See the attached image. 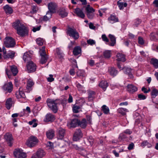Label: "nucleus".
<instances>
[{
    "mask_svg": "<svg viewBox=\"0 0 158 158\" xmlns=\"http://www.w3.org/2000/svg\"><path fill=\"white\" fill-rule=\"evenodd\" d=\"M57 101V99L54 100L49 98H48L46 101L48 106L55 113L58 111Z\"/></svg>",
    "mask_w": 158,
    "mask_h": 158,
    "instance_id": "nucleus-1",
    "label": "nucleus"
},
{
    "mask_svg": "<svg viewBox=\"0 0 158 158\" xmlns=\"http://www.w3.org/2000/svg\"><path fill=\"white\" fill-rule=\"evenodd\" d=\"M4 44L6 48H13L15 45L14 39L11 37L6 36L3 40Z\"/></svg>",
    "mask_w": 158,
    "mask_h": 158,
    "instance_id": "nucleus-2",
    "label": "nucleus"
},
{
    "mask_svg": "<svg viewBox=\"0 0 158 158\" xmlns=\"http://www.w3.org/2000/svg\"><path fill=\"white\" fill-rule=\"evenodd\" d=\"M39 140L35 137L31 136L29 137L26 143L27 145L30 148L36 146L38 143Z\"/></svg>",
    "mask_w": 158,
    "mask_h": 158,
    "instance_id": "nucleus-3",
    "label": "nucleus"
},
{
    "mask_svg": "<svg viewBox=\"0 0 158 158\" xmlns=\"http://www.w3.org/2000/svg\"><path fill=\"white\" fill-rule=\"evenodd\" d=\"M67 32L68 35L75 40H77L79 38V34L74 28L68 27Z\"/></svg>",
    "mask_w": 158,
    "mask_h": 158,
    "instance_id": "nucleus-4",
    "label": "nucleus"
},
{
    "mask_svg": "<svg viewBox=\"0 0 158 158\" xmlns=\"http://www.w3.org/2000/svg\"><path fill=\"white\" fill-rule=\"evenodd\" d=\"M14 154L16 158H25L27 156L26 154L19 149H15Z\"/></svg>",
    "mask_w": 158,
    "mask_h": 158,
    "instance_id": "nucleus-5",
    "label": "nucleus"
},
{
    "mask_svg": "<svg viewBox=\"0 0 158 158\" xmlns=\"http://www.w3.org/2000/svg\"><path fill=\"white\" fill-rule=\"evenodd\" d=\"M17 31V34L21 36H25L28 33L27 28L23 24L20 25Z\"/></svg>",
    "mask_w": 158,
    "mask_h": 158,
    "instance_id": "nucleus-6",
    "label": "nucleus"
},
{
    "mask_svg": "<svg viewBox=\"0 0 158 158\" xmlns=\"http://www.w3.org/2000/svg\"><path fill=\"white\" fill-rule=\"evenodd\" d=\"M27 68L28 73L34 72L36 69V65L32 61H30L27 65Z\"/></svg>",
    "mask_w": 158,
    "mask_h": 158,
    "instance_id": "nucleus-7",
    "label": "nucleus"
},
{
    "mask_svg": "<svg viewBox=\"0 0 158 158\" xmlns=\"http://www.w3.org/2000/svg\"><path fill=\"white\" fill-rule=\"evenodd\" d=\"M79 122V119L77 118H73L69 121L68 123V125L70 127L75 128L77 126Z\"/></svg>",
    "mask_w": 158,
    "mask_h": 158,
    "instance_id": "nucleus-8",
    "label": "nucleus"
},
{
    "mask_svg": "<svg viewBox=\"0 0 158 158\" xmlns=\"http://www.w3.org/2000/svg\"><path fill=\"white\" fill-rule=\"evenodd\" d=\"M45 154V152L43 149H39L31 158H42Z\"/></svg>",
    "mask_w": 158,
    "mask_h": 158,
    "instance_id": "nucleus-9",
    "label": "nucleus"
},
{
    "mask_svg": "<svg viewBox=\"0 0 158 158\" xmlns=\"http://www.w3.org/2000/svg\"><path fill=\"white\" fill-rule=\"evenodd\" d=\"M82 136V134L81 130L77 129L75 131L73 135V140L74 141H77L81 138Z\"/></svg>",
    "mask_w": 158,
    "mask_h": 158,
    "instance_id": "nucleus-10",
    "label": "nucleus"
},
{
    "mask_svg": "<svg viewBox=\"0 0 158 158\" xmlns=\"http://www.w3.org/2000/svg\"><path fill=\"white\" fill-rule=\"evenodd\" d=\"M4 137L7 143L9 146H11L13 143V139L11 134L6 133L4 135Z\"/></svg>",
    "mask_w": 158,
    "mask_h": 158,
    "instance_id": "nucleus-11",
    "label": "nucleus"
},
{
    "mask_svg": "<svg viewBox=\"0 0 158 158\" xmlns=\"http://www.w3.org/2000/svg\"><path fill=\"white\" fill-rule=\"evenodd\" d=\"M57 139H62L65 134V131L64 129L60 127L57 129Z\"/></svg>",
    "mask_w": 158,
    "mask_h": 158,
    "instance_id": "nucleus-12",
    "label": "nucleus"
},
{
    "mask_svg": "<svg viewBox=\"0 0 158 158\" xmlns=\"http://www.w3.org/2000/svg\"><path fill=\"white\" fill-rule=\"evenodd\" d=\"M55 119V116L50 113L47 114L45 116L44 121L45 122L52 123Z\"/></svg>",
    "mask_w": 158,
    "mask_h": 158,
    "instance_id": "nucleus-13",
    "label": "nucleus"
},
{
    "mask_svg": "<svg viewBox=\"0 0 158 158\" xmlns=\"http://www.w3.org/2000/svg\"><path fill=\"white\" fill-rule=\"evenodd\" d=\"M56 7V4L54 2H51L49 3L48 4V7L49 10L52 13H54L55 12Z\"/></svg>",
    "mask_w": 158,
    "mask_h": 158,
    "instance_id": "nucleus-14",
    "label": "nucleus"
},
{
    "mask_svg": "<svg viewBox=\"0 0 158 158\" xmlns=\"http://www.w3.org/2000/svg\"><path fill=\"white\" fill-rule=\"evenodd\" d=\"M3 89L4 90L7 91L8 92H11L12 88V84L11 82L5 84L3 85Z\"/></svg>",
    "mask_w": 158,
    "mask_h": 158,
    "instance_id": "nucleus-15",
    "label": "nucleus"
},
{
    "mask_svg": "<svg viewBox=\"0 0 158 158\" xmlns=\"http://www.w3.org/2000/svg\"><path fill=\"white\" fill-rule=\"evenodd\" d=\"M34 83L31 79H29L28 80L27 82L26 89L27 92H29L32 89V87L34 85Z\"/></svg>",
    "mask_w": 158,
    "mask_h": 158,
    "instance_id": "nucleus-16",
    "label": "nucleus"
},
{
    "mask_svg": "<svg viewBox=\"0 0 158 158\" xmlns=\"http://www.w3.org/2000/svg\"><path fill=\"white\" fill-rule=\"evenodd\" d=\"M40 55L41 56V58L40 60V63L42 64L45 63L47 61L48 58V55L46 53H40Z\"/></svg>",
    "mask_w": 158,
    "mask_h": 158,
    "instance_id": "nucleus-17",
    "label": "nucleus"
},
{
    "mask_svg": "<svg viewBox=\"0 0 158 158\" xmlns=\"http://www.w3.org/2000/svg\"><path fill=\"white\" fill-rule=\"evenodd\" d=\"M22 89L21 87H20L19 89V92L17 93L16 94V97L18 99L22 98L25 99L26 98L24 92L22 91Z\"/></svg>",
    "mask_w": 158,
    "mask_h": 158,
    "instance_id": "nucleus-18",
    "label": "nucleus"
},
{
    "mask_svg": "<svg viewBox=\"0 0 158 158\" xmlns=\"http://www.w3.org/2000/svg\"><path fill=\"white\" fill-rule=\"evenodd\" d=\"M127 90L130 93H133L137 90V88L133 85H128L127 86Z\"/></svg>",
    "mask_w": 158,
    "mask_h": 158,
    "instance_id": "nucleus-19",
    "label": "nucleus"
},
{
    "mask_svg": "<svg viewBox=\"0 0 158 158\" xmlns=\"http://www.w3.org/2000/svg\"><path fill=\"white\" fill-rule=\"evenodd\" d=\"M46 135L48 138L52 139L54 136L55 131L52 129L46 132Z\"/></svg>",
    "mask_w": 158,
    "mask_h": 158,
    "instance_id": "nucleus-20",
    "label": "nucleus"
},
{
    "mask_svg": "<svg viewBox=\"0 0 158 158\" xmlns=\"http://www.w3.org/2000/svg\"><path fill=\"white\" fill-rule=\"evenodd\" d=\"M3 9L5 13L7 15L10 14L13 12L12 8L8 5H6L3 7Z\"/></svg>",
    "mask_w": 158,
    "mask_h": 158,
    "instance_id": "nucleus-21",
    "label": "nucleus"
},
{
    "mask_svg": "<svg viewBox=\"0 0 158 158\" xmlns=\"http://www.w3.org/2000/svg\"><path fill=\"white\" fill-rule=\"evenodd\" d=\"M75 12L77 15L81 18H84L85 17V15L82 10L79 8H77L75 9Z\"/></svg>",
    "mask_w": 158,
    "mask_h": 158,
    "instance_id": "nucleus-22",
    "label": "nucleus"
},
{
    "mask_svg": "<svg viewBox=\"0 0 158 158\" xmlns=\"http://www.w3.org/2000/svg\"><path fill=\"white\" fill-rule=\"evenodd\" d=\"M58 12L59 15L63 18L66 17L68 15V13L64 8H60L58 11Z\"/></svg>",
    "mask_w": 158,
    "mask_h": 158,
    "instance_id": "nucleus-23",
    "label": "nucleus"
},
{
    "mask_svg": "<svg viewBox=\"0 0 158 158\" xmlns=\"http://www.w3.org/2000/svg\"><path fill=\"white\" fill-rule=\"evenodd\" d=\"M116 57L117 58L116 60L118 61L124 62L126 60L125 55L122 53H118Z\"/></svg>",
    "mask_w": 158,
    "mask_h": 158,
    "instance_id": "nucleus-24",
    "label": "nucleus"
},
{
    "mask_svg": "<svg viewBox=\"0 0 158 158\" xmlns=\"http://www.w3.org/2000/svg\"><path fill=\"white\" fill-rule=\"evenodd\" d=\"M109 37L110 39L111 43H109L108 44L110 46H113L116 44V38L113 35L109 34Z\"/></svg>",
    "mask_w": 158,
    "mask_h": 158,
    "instance_id": "nucleus-25",
    "label": "nucleus"
},
{
    "mask_svg": "<svg viewBox=\"0 0 158 158\" xmlns=\"http://www.w3.org/2000/svg\"><path fill=\"white\" fill-rule=\"evenodd\" d=\"M108 20L111 23H114L118 22V18L115 15H111L108 18Z\"/></svg>",
    "mask_w": 158,
    "mask_h": 158,
    "instance_id": "nucleus-26",
    "label": "nucleus"
},
{
    "mask_svg": "<svg viewBox=\"0 0 158 158\" xmlns=\"http://www.w3.org/2000/svg\"><path fill=\"white\" fill-rule=\"evenodd\" d=\"M108 86V84L106 81H102L99 84V86L103 89L104 91L106 90Z\"/></svg>",
    "mask_w": 158,
    "mask_h": 158,
    "instance_id": "nucleus-27",
    "label": "nucleus"
},
{
    "mask_svg": "<svg viewBox=\"0 0 158 158\" xmlns=\"http://www.w3.org/2000/svg\"><path fill=\"white\" fill-rule=\"evenodd\" d=\"M150 63L152 65L155 69L158 68V60L155 58H152L151 59Z\"/></svg>",
    "mask_w": 158,
    "mask_h": 158,
    "instance_id": "nucleus-28",
    "label": "nucleus"
},
{
    "mask_svg": "<svg viewBox=\"0 0 158 158\" xmlns=\"http://www.w3.org/2000/svg\"><path fill=\"white\" fill-rule=\"evenodd\" d=\"M123 71L124 73L128 74L130 78L133 77V75L131 73L132 70L131 69L128 68L124 67V69H123Z\"/></svg>",
    "mask_w": 158,
    "mask_h": 158,
    "instance_id": "nucleus-29",
    "label": "nucleus"
},
{
    "mask_svg": "<svg viewBox=\"0 0 158 158\" xmlns=\"http://www.w3.org/2000/svg\"><path fill=\"white\" fill-rule=\"evenodd\" d=\"M13 102L11 98L7 99L6 102V107L8 110L10 109L12 106Z\"/></svg>",
    "mask_w": 158,
    "mask_h": 158,
    "instance_id": "nucleus-30",
    "label": "nucleus"
},
{
    "mask_svg": "<svg viewBox=\"0 0 158 158\" xmlns=\"http://www.w3.org/2000/svg\"><path fill=\"white\" fill-rule=\"evenodd\" d=\"M23 59L25 62H28L31 59V55L27 52L24 53L23 56Z\"/></svg>",
    "mask_w": 158,
    "mask_h": 158,
    "instance_id": "nucleus-31",
    "label": "nucleus"
},
{
    "mask_svg": "<svg viewBox=\"0 0 158 158\" xmlns=\"http://www.w3.org/2000/svg\"><path fill=\"white\" fill-rule=\"evenodd\" d=\"M78 126H80L81 127L83 128H85L87 126V123L86 120L85 118H83L81 121L79 120Z\"/></svg>",
    "mask_w": 158,
    "mask_h": 158,
    "instance_id": "nucleus-32",
    "label": "nucleus"
},
{
    "mask_svg": "<svg viewBox=\"0 0 158 158\" xmlns=\"http://www.w3.org/2000/svg\"><path fill=\"white\" fill-rule=\"evenodd\" d=\"M88 99L89 101H92L94 98L95 93L94 91L89 90L88 91Z\"/></svg>",
    "mask_w": 158,
    "mask_h": 158,
    "instance_id": "nucleus-33",
    "label": "nucleus"
},
{
    "mask_svg": "<svg viewBox=\"0 0 158 158\" xmlns=\"http://www.w3.org/2000/svg\"><path fill=\"white\" fill-rule=\"evenodd\" d=\"M108 71L110 74L113 76L116 75L117 71L114 68L110 67L109 68Z\"/></svg>",
    "mask_w": 158,
    "mask_h": 158,
    "instance_id": "nucleus-34",
    "label": "nucleus"
},
{
    "mask_svg": "<svg viewBox=\"0 0 158 158\" xmlns=\"http://www.w3.org/2000/svg\"><path fill=\"white\" fill-rule=\"evenodd\" d=\"M10 69L14 76L16 75L18 73L17 67L15 65L10 66Z\"/></svg>",
    "mask_w": 158,
    "mask_h": 158,
    "instance_id": "nucleus-35",
    "label": "nucleus"
},
{
    "mask_svg": "<svg viewBox=\"0 0 158 158\" xmlns=\"http://www.w3.org/2000/svg\"><path fill=\"white\" fill-rule=\"evenodd\" d=\"M15 52L11 51L10 52L6 55H4V58L5 59H8L9 58L12 59L15 56Z\"/></svg>",
    "mask_w": 158,
    "mask_h": 158,
    "instance_id": "nucleus-36",
    "label": "nucleus"
},
{
    "mask_svg": "<svg viewBox=\"0 0 158 158\" xmlns=\"http://www.w3.org/2000/svg\"><path fill=\"white\" fill-rule=\"evenodd\" d=\"M81 52V48L79 46L75 47L73 51V54L76 56H77L80 54Z\"/></svg>",
    "mask_w": 158,
    "mask_h": 158,
    "instance_id": "nucleus-37",
    "label": "nucleus"
},
{
    "mask_svg": "<svg viewBox=\"0 0 158 158\" xmlns=\"http://www.w3.org/2000/svg\"><path fill=\"white\" fill-rule=\"evenodd\" d=\"M117 111L118 113L124 116L126 114V112H128V111L126 108H120L117 110Z\"/></svg>",
    "mask_w": 158,
    "mask_h": 158,
    "instance_id": "nucleus-38",
    "label": "nucleus"
},
{
    "mask_svg": "<svg viewBox=\"0 0 158 158\" xmlns=\"http://www.w3.org/2000/svg\"><path fill=\"white\" fill-rule=\"evenodd\" d=\"M77 76L78 77H82V81H83L85 80V74L82 71L79 70L77 72Z\"/></svg>",
    "mask_w": 158,
    "mask_h": 158,
    "instance_id": "nucleus-39",
    "label": "nucleus"
},
{
    "mask_svg": "<svg viewBox=\"0 0 158 158\" xmlns=\"http://www.w3.org/2000/svg\"><path fill=\"white\" fill-rule=\"evenodd\" d=\"M23 25L20 23L19 20H17L15 22L13 23L12 26L15 29L17 30L19 27L21 25Z\"/></svg>",
    "mask_w": 158,
    "mask_h": 158,
    "instance_id": "nucleus-40",
    "label": "nucleus"
},
{
    "mask_svg": "<svg viewBox=\"0 0 158 158\" xmlns=\"http://www.w3.org/2000/svg\"><path fill=\"white\" fill-rule=\"evenodd\" d=\"M117 5L118 6L120 10H121L123 9V7H126L127 6V4L126 3L120 2V1H118L117 2Z\"/></svg>",
    "mask_w": 158,
    "mask_h": 158,
    "instance_id": "nucleus-41",
    "label": "nucleus"
},
{
    "mask_svg": "<svg viewBox=\"0 0 158 158\" xmlns=\"http://www.w3.org/2000/svg\"><path fill=\"white\" fill-rule=\"evenodd\" d=\"M102 110L105 114H108L109 113V108L105 105H104L102 106Z\"/></svg>",
    "mask_w": 158,
    "mask_h": 158,
    "instance_id": "nucleus-42",
    "label": "nucleus"
},
{
    "mask_svg": "<svg viewBox=\"0 0 158 158\" xmlns=\"http://www.w3.org/2000/svg\"><path fill=\"white\" fill-rule=\"evenodd\" d=\"M141 146L143 147H144L147 146L149 148H151L152 146V144L147 140H145L143 141L141 143Z\"/></svg>",
    "mask_w": 158,
    "mask_h": 158,
    "instance_id": "nucleus-43",
    "label": "nucleus"
},
{
    "mask_svg": "<svg viewBox=\"0 0 158 158\" xmlns=\"http://www.w3.org/2000/svg\"><path fill=\"white\" fill-rule=\"evenodd\" d=\"M81 109L80 106L74 105L73 107V112L75 113H77L79 112V110Z\"/></svg>",
    "mask_w": 158,
    "mask_h": 158,
    "instance_id": "nucleus-44",
    "label": "nucleus"
},
{
    "mask_svg": "<svg viewBox=\"0 0 158 158\" xmlns=\"http://www.w3.org/2000/svg\"><path fill=\"white\" fill-rule=\"evenodd\" d=\"M103 56L106 58H109L111 56L110 52L108 50L105 51L103 52Z\"/></svg>",
    "mask_w": 158,
    "mask_h": 158,
    "instance_id": "nucleus-45",
    "label": "nucleus"
},
{
    "mask_svg": "<svg viewBox=\"0 0 158 158\" xmlns=\"http://www.w3.org/2000/svg\"><path fill=\"white\" fill-rule=\"evenodd\" d=\"M158 94V90L156 89H153L151 93V95L153 98H155Z\"/></svg>",
    "mask_w": 158,
    "mask_h": 158,
    "instance_id": "nucleus-46",
    "label": "nucleus"
},
{
    "mask_svg": "<svg viewBox=\"0 0 158 158\" xmlns=\"http://www.w3.org/2000/svg\"><path fill=\"white\" fill-rule=\"evenodd\" d=\"M56 52L59 58L62 59L63 58L64 56L63 54L60 51L59 48H56Z\"/></svg>",
    "mask_w": 158,
    "mask_h": 158,
    "instance_id": "nucleus-47",
    "label": "nucleus"
},
{
    "mask_svg": "<svg viewBox=\"0 0 158 158\" xmlns=\"http://www.w3.org/2000/svg\"><path fill=\"white\" fill-rule=\"evenodd\" d=\"M37 44L39 46H42L43 44V40L41 38H39L36 40Z\"/></svg>",
    "mask_w": 158,
    "mask_h": 158,
    "instance_id": "nucleus-48",
    "label": "nucleus"
},
{
    "mask_svg": "<svg viewBox=\"0 0 158 158\" xmlns=\"http://www.w3.org/2000/svg\"><path fill=\"white\" fill-rule=\"evenodd\" d=\"M32 11H31V12L33 14H35L36 13L37 11L39 9L38 7L36 6H32Z\"/></svg>",
    "mask_w": 158,
    "mask_h": 158,
    "instance_id": "nucleus-49",
    "label": "nucleus"
},
{
    "mask_svg": "<svg viewBox=\"0 0 158 158\" xmlns=\"http://www.w3.org/2000/svg\"><path fill=\"white\" fill-rule=\"evenodd\" d=\"M88 140L90 143V145L92 146L94 143V139L91 136H89L88 138Z\"/></svg>",
    "mask_w": 158,
    "mask_h": 158,
    "instance_id": "nucleus-50",
    "label": "nucleus"
},
{
    "mask_svg": "<svg viewBox=\"0 0 158 158\" xmlns=\"http://www.w3.org/2000/svg\"><path fill=\"white\" fill-rule=\"evenodd\" d=\"M85 10L87 13H91L94 12L95 10L93 8L91 7L90 8H86Z\"/></svg>",
    "mask_w": 158,
    "mask_h": 158,
    "instance_id": "nucleus-51",
    "label": "nucleus"
},
{
    "mask_svg": "<svg viewBox=\"0 0 158 158\" xmlns=\"http://www.w3.org/2000/svg\"><path fill=\"white\" fill-rule=\"evenodd\" d=\"M87 42L88 44L91 45L95 44L96 43L95 41L94 40L91 39L87 40Z\"/></svg>",
    "mask_w": 158,
    "mask_h": 158,
    "instance_id": "nucleus-52",
    "label": "nucleus"
},
{
    "mask_svg": "<svg viewBox=\"0 0 158 158\" xmlns=\"http://www.w3.org/2000/svg\"><path fill=\"white\" fill-rule=\"evenodd\" d=\"M102 38L103 41L106 42H108L109 39H108L106 35L103 34L102 35Z\"/></svg>",
    "mask_w": 158,
    "mask_h": 158,
    "instance_id": "nucleus-53",
    "label": "nucleus"
},
{
    "mask_svg": "<svg viewBox=\"0 0 158 158\" xmlns=\"http://www.w3.org/2000/svg\"><path fill=\"white\" fill-rule=\"evenodd\" d=\"M87 15L88 18L92 19L93 18L94 16V13H87Z\"/></svg>",
    "mask_w": 158,
    "mask_h": 158,
    "instance_id": "nucleus-54",
    "label": "nucleus"
},
{
    "mask_svg": "<svg viewBox=\"0 0 158 158\" xmlns=\"http://www.w3.org/2000/svg\"><path fill=\"white\" fill-rule=\"evenodd\" d=\"M126 138V135L123 133L121 134L118 137V139L119 140L121 141Z\"/></svg>",
    "mask_w": 158,
    "mask_h": 158,
    "instance_id": "nucleus-55",
    "label": "nucleus"
},
{
    "mask_svg": "<svg viewBox=\"0 0 158 158\" xmlns=\"http://www.w3.org/2000/svg\"><path fill=\"white\" fill-rule=\"evenodd\" d=\"M138 43L139 44L141 45H143L144 44V41L143 40V38L140 37H139L138 38Z\"/></svg>",
    "mask_w": 158,
    "mask_h": 158,
    "instance_id": "nucleus-56",
    "label": "nucleus"
},
{
    "mask_svg": "<svg viewBox=\"0 0 158 158\" xmlns=\"http://www.w3.org/2000/svg\"><path fill=\"white\" fill-rule=\"evenodd\" d=\"M138 98L140 100H144L146 99V97L143 94H140L138 95Z\"/></svg>",
    "mask_w": 158,
    "mask_h": 158,
    "instance_id": "nucleus-57",
    "label": "nucleus"
},
{
    "mask_svg": "<svg viewBox=\"0 0 158 158\" xmlns=\"http://www.w3.org/2000/svg\"><path fill=\"white\" fill-rule=\"evenodd\" d=\"M150 39L152 40H156L155 36V34L154 33H151L150 35Z\"/></svg>",
    "mask_w": 158,
    "mask_h": 158,
    "instance_id": "nucleus-58",
    "label": "nucleus"
},
{
    "mask_svg": "<svg viewBox=\"0 0 158 158\" xmlns=\"http://www.w3.org/2000/svg\"><path fill=\"white\" fill-rule=\"evenodd\" d=\"M71 147L73 148H75L76 150H81L82 149L81 148H79L77 145L74 144H71Z\"/></svg>",
    "mask_w": 158,
    "mask_h": 158,
    "instance_id": "nucleus-59",
    "label": "nucleus"
},
{
    "mask_svg": "<svg viewBox=\"0 0 158 158\" xmlns=\"http://www.w3.org/2000/svg\"><path fill=\"white\" fill-rule=\"evenodd\" d=\"M53 75L51 74L49 75V77L47 78L48 81L50 82H51L54 80V78L52 77Z\"/></svg>",
    "mask_w": 158,
    "mask_h": 158,
    "instance_id": "nucleus-60",
    "label": "nucleus"
},
{
    "mask_svg": "<svg viewBox=\"0 0 158 158\" xmlns=\"http://www.w3.org/2000/svg\"><path fill=\"white\" fill-rule=\"evenodd\" d=\"M51 18V15L48 16L47 15H45L43 18V20L44 21H47Z\"/></svg>",
    "mask_w": 158,
    "mask_h": 158,
    "instance_id": "nucleus-61",
    "label": "nucleus"
},
{
    "mask_svg": "<svg viewBox=\"0 0 158 158\" xmlns=\"http://www.w3.org/2000/svg\"><path fill=\"white\" fill-rule=\"evenodd\" d=\"M88 64L91 66H93L94 64V60H91L88 62Z\"/></svg>",
    "mask_w": 158,
    "mask_h": 158,
    "instance_id": "nucleus-62",
    "label": "nucleus"
},
{
    "mask_svg": "<svg viewBox=\"0 0 158 158\" xmlns=\"http://www.w3.org/2000/svg\"><path fill=\"white\" fill-rule=\"evenodd\" d=\"M40 27L41 26H40L36 27H34L32 29V31L34 32H35L36 31H39L40 29Z\"/></svg>",
    "mask_w": 158,
    "mask_h": 158,
    "instance_id": "nucleus-63",
    "label": "nucleus"
},
{
    "mask_svg": "<svg viewBox=\"0 0 158 158\" xmlns=\"http://www.w3.org/2000/svg\"><path fill=\"white\" fill-rule=\"evenodd\" d=\"M134 146V144L133 143H132L129 144V145L128 147V149L129 150H131L133 148Z\"/></svg>",
    "mask_w": 158,
    "mask_h": 158,
    "instance_id": "nucleus-64",
    "label": "nucleus"
}]
</instances>
